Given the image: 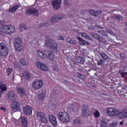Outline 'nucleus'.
<instances>
[{"label": "nucleus", "instance_id": "nucleus-15", "mask_svg": "<svg viewBox=\"0 0 127 127\" xmlns=\"http://www.w3.org/2000/svg\"><path fill=\"white\" fill-rule=\"evenodd\" d=\"M23 111L24 114H25V115H27V116H29V115H31V114H32V108L30 106H26L24 107Z\"/></svg>", "mask_w": 127, "mask_h": 127}, {"label": "nucleus", "instance_id": "nucleus-55", "mask_svg": "<svg viewBox=\"0 0 127 127\" xmlns=\"http://www.w3.org/2000/svg\"><path fill=\"white\" fill-rule=\"evenodd\" d=\"M124 111V118H127V110H123Z\"/></svg>", "mask_w": 127, "mask_h": 127}, {"label": "nucleus", "instance_id": "nucleus-13", "mask_svg": "<svg viewBox=\"0 0 127 127\" xmlns=\"http://www.w3.org/2000/svg\"><path fill=\"white\" fill-rule=\"evenodd\" d=\"M45 54L46 55V57H47L50 60H53L54 58H55V57L54 56V55L49 50H45Z\"/></svg>", "mask_w": 127, "mask_h": 127}, {"label": "nucleus", "instance_id": "nucleus-14", "mask_svg": "<svg viewBox=\"0 0 127 127\" xmlns=\"http://www.w3.org/2000/svg\"><path fill=\"white\" fill-rule=\"evenodd\" d=\"M89 14H91V15H93V16H95V17H97V16H99V14L102 13V10H98L95 11V10L90 9L89 11Z\"/></svg>", "mask_w": 127, "mask_h": 127}, {"label": "nucleus", "instance_id": "nucleus-53", "mask_svg": "<svg viewBox=\"0 0 127 127\" xmlns=\"http://www.w3.org/2000/svg\"><path fill=\"white\" fill-rule=\"evenodd\" d=\"M58 39H59V40H64V37L62 36H59Z\"/></svg>", "mask_w": 127, "mask_h": 127}, {"label": "nucleus", "instance_id": "nucleus-51", "mask_svg": "<svg viewBox=\"0 0 127 127\" xmlns=\"http://www.w3.org/2000/svg\"><path fill=\"white\" fill-rule=\"evenodd\" d=\"M115 18H116L117 19H118V20H120L121 21H122V20H123V17L120 16V15L116 16Z\"/></svg>", "mask_w": 127, "mask_h": 127}, {"label": "nucleus", "instance_id": "nucleus-45", "mask_svg": "<svg viewBox=\"0 0 127 127\" xmlns=\"http://www.w3.org/2000/svg\"><path fill=\"white\" fill-rule=\"evenodd\" d=\"M110 127H117V126H118V123L117 122H112V123L109 124Z\"/></svg>", "mask_w": 127, "mask_h": 127}, {"label": "nucleus", "instance_id": "nucleus-44", "mask_svg": "<svg viewBox=\"0 0 127 127\" xmlns=\"http://www.w3.org/2000/svg\"><path fill=\"white\" fill-rule=\"evenodd\" d=\"M56 17L57 18V20H58V21L62 20V19H63V18H64V17H63L62 15L56 16Z\"/></svg>", "mask_w": 127, "mask_h": 127}, {"label": "nucleus", "instance_id": "nucleus-27", "mask_svg": "<svg viewBox=\"0 0 127 127\" xmlns=\"http://www.w3.org/2000/svg\"><path fill=\"white\" fill-rule=\"evenodd\" d=\"M14 72H13V69H11V68H7L6 73H5V75H6V76H9L11 75H13Z\"/></svg>", "mask_w": 127, "mask_h": 127}, {"label": "nucleus", "instance_id": "nucleus-17", "mask_svg": "<svg viewBox=\"0 0 127 127\" xmlns=\"http://www.w3.org/2000/svg\"><path fill=\"white\" fill-rule=\"evenodd\" d=\"M90 34L92 37H93L95 39H97V40H98V41H100V42H104L105 41V39L104 38L101 37V36L97 34L91 33Z\"/></svg>", "mask_w": 127, "mask_h": 127}, {"label": "nucleus", "instance_id": "nucleus-26", "mask_svg": "<svg viewBox=\"0 0 127 127\" xmlns=\"http://www.w3.org/2000/svg\"><path fill=\"white\" fill-rule=\"evenodd\" d=\"M20 6L18 5H15L13 6L12 8H10L9 10V12H15L18 8H19Z\"/></svg>", "mask_w": 127, "mask_h": 127}, {"label": "nucleus", "instance_id": "nucleus-63", "mask_svg": "<svg viewBox=\"0 0 127 127\" xmlns=\"http://www.w3.org/2000/svg\"><path fill=\"white\" fill-rule=\"evenodd\" d=\"M101 127H108V126H101Z\"/></svg>", "mask_w": 127, "mask_h": 127}, {"label": "nucleus", "instance_id": "nucleus-4", "mask_svg": "<svg viewBox=\"0 0 127 127\" xmlns=\"http://www.w3.org/2000/svg\"><path fill=\"white\" fill-rule=\"evenodd\" d=\"M8 55V49L3 43H0V55L1 56H7Z\"/></svg>", "mask_w": 127, "mask_h": 127}, {"label": "nucleus", "instance_id": "nucleus-7", "mask_svg": "<svg viewBox=\"0 0 127 127\" xmlns=\"http://www.w3.org/2000/svg\"><path fill=\"white\" fill-rule=\"evenodd\" d=\"M107 113L108 116L116 117L118 116V110L114 108H109L107 109Z\"/></svg>", "mask_w": 127, "mask_h": 127}, {"label": "nucleus", "instance_id": "nucleus-47", "mask_svg": "<svg viewBox=\"0 0 127 127\" xmlns=\"http://www.w3.org/2000/svg\"><path fill=\"white\" fill-rule=\"evenodd\" d=\"M119 74H121V77H122V78H124V77H125V75L127 74V72H122L121 70H119Z\"/></svg>", "mask_w": 127, "mask_h": 127}, {"label": "nucleus", "instance_id": "nucleus-30", "mask_svg": "<svg viewBox=\"0 0 127 127\" xmlns=\"http://www.w3.org/2000/svg\"><path fill=\"white\" fill-rule=\"evenodd\" d=\"M81 36L82 37H84V38H86V39H88V40H90V41H92L93 40L92 38L90 37V36L88 35L87 33H81Z\"/></svg>", "mask_w": 127, "mask_h": 127}, {"label": "nucleus", "instance_id": "nucleus-41", "mask_svg": "<svg viewBox=\"0 0 127 127\" xmlns=\"http://www.w3.org/2000/svg\"><path fill=\"white\" fill-rule=\"evenodd\" d=\"M96 60L97 61V65H100L101 66H102V65L105 63V61H106L105 60H100V61H98V60Z\"/></svg>", "mask_w": 127, "mask_h": 127}, {"label": "nucleus", "instance_id": "nucleus-34", "mask_svg": "<svg viewBox=\"0 0 127 127\" xmlns=\"http://www.w3.org/2000/svg\"><path fill=\"white\" fill-rule=\"evenodd\" d=\"M0 89L1 92H4V91H6V86H5V85L3 84L2 83L0 82Z\"/></svg>", "mask_w": 127, "mask_h": 127}, {"label": "nucleus", "instance_id": "nucleus-37", "mask_svg": "<svg viewBox=\"0 0 127 127\" xmlns=\"http://www.w3.org/2000/svg\"><path fill=\"white\" fill-rule=\"evenodd\" d=\"M40 27H42V26H50V23H48V22H44L42 23H41L39 25Z\"/></svg>", "mask_w": 127, "mask_h": 127}, {"label": "nucleus", "instance_id": "nucleus-25", "mask_svg": "<svg viewBox=\"0 0 127 127\" xmlns=\"http://www.w3.org/2000/svg\"><path fill=\"white\" fill-rule=\"evenodd\" d=\"M18 28L21 32H22V31H23L22 28H24L25 30H27V29H28L24 23H22L20 24Z\"/></svg>", "mask_w": 127, "mask_h": 127}, {"label": "nucleus", "instance_id": "nucleus-62", "mask_svg": "<svg viewBox=\"0 0 127 127\" xmlns=\"http://www.w3.org/2000/svg\"><path fill=\"white\" fill-rule=\"evenodd\" d=\"M1 93L0 92V98H1Z\"/></svg>", "mask_w": 127, "mask_h": 127}, {"label": "nucleus", "instance_id": "nucleus-35", "mask_svg": "<svg viewBox=\"0 0 127 127\" xmlns=\"http://www.w3.org/2000/svg\"><path fill=\"white\" fill-rule=\"evenodd\" d=\"M50 47L51 51H52V52H54V51H56L57 50V44L55 43L53 46Z\"/></svg>", "mask_w": 127, "mask_h": 127}, {"label": "nucleus", "instance_id": "nucleus-56", "mask_svg": "<svg viewBox=\"0 0 127 127\" xmlns=\"http://www.w3.org/2000/svg\"><path fill=\"white\" fill-rule=\"evenodd\" d=\"M96 29H103V27L101 26H96Z\"/></svg>", "mask_w": 127, "mask_h": 127}, {"label": "nucleus", "instance_id": "nucleus-60", "mask_svg": "<svg viewBox=\"0 0 127 127\" xmlns=\"http://www.w3.org/2000/svg\"><path fill=\"white\" fill-rule=\"evenodd\" d=\"M64 2H69V0H64Z\"/></svg>", "mask_w": 127, "mask_h": 127}, {"label": "nucleus", "instance_id": "nucleus-16", "mask_svg": "<svg viewBox=\"0 0 127 127\" xmlns=\"http://www.w3.org/2000/svg\"><path fill=\"white\" fill-rule=\"evenodd\" d=\"M50 123L52 124L53 126L57 125V120H56V117L54 116L53 115H51L49 117Z\"/></svg>", "mask_w": 127, "mask_h": 127}, {"label": "nucleus", "instance_id": "nucleus-29", "mask_svg": "<svg viewBox=\"0 0 127 127\" xmlns=\"http://www.w3.org/2000/svg\"><path fill=\"white\" fill-rule=\"evenodd\" d=\"M118 113H117V116L120 118V119H124L125 116H124V110L122 111H120L119 110H117Z\"/></svg>", "mask_w": 127, "mask_h": 127}, {"label": "nucleus", "instance_id": "nucleus-2", "mask_svg": "<svg viewBox=\"0 0 127 127\" xmlns=\"http://www.w3.org/2000/svg\"><path fill=\"white\" fill-rule=\"evenodd\" d=\"M58 119L62 123H68V122L70 121V117L66 112H60L58 116Z\"/></svg>", "mask_w": 127, "mask_h": 127}, {"label": "nucleus", "instance_id": "nucleus-10", "mask_svg": "<svg viewBox=\"0 0 127 127\" xmlns=\"http://www.w3.org/2000/svg\"><path fill=\"white\" fill-rule=\"evenodd\" d=\"M89 115H90L89 108L87 105H84V106L82 107V109L81 110V116L82 117H87V116H89Z\"/></svg>", "mask_w": 127, "mask_h": 127}, {"label": "nucleus", "instance_id": "nucleus-5", "mask_svg": "<svg viewBox=\"0 0 127 127\" xmlns=\"http://www.w3.org/2000/svg\"><path fill=\"white\" fill-rule=\"evenodd\" d=\"M43 86V81L42 79L36 80L32 83V87L35 90H39Z\"/></svg>", "mask_w": 127, "mask_h": 127}, {"label": "nucleus", "instance_id": "nucleus-28", "mask_svg": "<svg viewBox=\"0 0 127 127\" xmlns=\"http://www.w3.org/2000/svg\"><path fill=\"white\" fill-rule=\"evenodd\" d=\"M46 96V94L44 92H42L40 94L38 95V99L40 101H42L44 98H45V96Z\"/></svg>", "mask_w": 127, "mask_h": 127}, {"label": "nucleus", "instance_id": "nucleus-9", "mask_svg": "<svg viewBox=\"0 0 127 127\" xmlns=\"http://www.w3.org/2000/svg\"><path fill=\"white\" fill-rule=\"evenodd\" d=\"M36 65L38 68H39L42 71H45L47 72L49 70V67L47 65H45L44 64H42L40 62H37L36 63Z\"/></svg>", "mask_w": 127, "mask_h": 127}, {"label": "nucleus", "instance_id": "nucleus-23", "mask_svg": "<svg viewBox=\"0 0 127 127\" xmlns=\"http://www.w3.org/2000/svg\"><path fill=\"white\" fill-rule=\"evenodd\" d=\"M23 77L25 78L26 80H28L31 76H30V73L28 71H25L22 73Z\"/></svg>", "mask_w": 127, "mask_h": 127}, {"label": "nucleus", "instance_id": "nucleus-57", "mask_svg": "<svg viewBox=\"0 0 127 127\" xmlns=\"http://www.w3.org/2000/svg\"><path fill=\"white\" fill-rule=\"evenodd\" d=\"M118 94H119V95L121 96V95H124V94H123V91H122V90H118Z\"/></svg>", "mask_w": 127, "mask_h": 127}, {"label": "nucleus", "instance_id": "nucleus-59", "mask_svg": "<svg viewBox=\"0 0 127 127\" xmlns=\"http://www.w3.org/2000/svg\"><path fill=\"white\" fill-rule=\"evenodd\" d=\"M120 126H123L124 125V121H122L120 123Z\"/></svg>", "mask_w": 127, "mask_h": 127}, {"label": "nucleus", "instance_id": "nucleus-11", "mask_svg": "<svg viewBox=\"0 0 127 127\" xmlns=\"http://www.w3.org/2000/svg\"><path fill=\"white\" fill-rule=\"evenodd\" d=\"M37 116L38 118H40V121H41L42 123H47V118L45 117V113L41 112H38Z\"/></svg>", "mask_w": 127, "mask_h": 127}, {"label": "nucleus", "instance_id": "nucleus-46", "mask_svg": "<svg viewBox=\"0 0 127 127\" xmlns=\"http://www.w3.org/2000/svg\"><path fill=\"white\" fill-rule=\"evenodd\" d=\"M76 62H77V63H81V64H83L84 61L83 60V59L80 58L79 59L77 60Z\"/></svg>", "mask_w": 127, "mask_h": 127}, {"label": "nucleus", "instance_id": "nucleus-3", "mask_svg": "<svg viewBox=\"0 0 127 127\" xmlns=\"http://www.w3.org/2000/svg\"><path fill=\"white\" fill-rule=\"evenodd\" d=\"M14 46L15 50L18 52H21L23 49L22 47V40L20 37H17L14 40Z\"/></svg>", "mask_w": 127, "mask_h": 127}, {"label": "nucleus", "instance_id": "nucleus-8", "mask_svg": "<svg viewBox=\"0 0 127 127\" xmlns=\"http://www.w3.org/2000/svg\"><path fill=\"white\" fill-rule=\"evenodd\" d=\"M27 13L28 15H33V16H38V11L34 8H29L27 10Z\"/></svg>", "mask_w": 127, "mask_h": 127}, {"label": "nucleus", "instance_id": "nucleus-42", "mask_svg": "<svg viewBox=\"0 0 127 127\" xmlns=\"http://www.w3.org/2000/svg\"><path fill=\"white\" fill-rule=\"evenodd\" d=\"M64 4L65 7H69V6H71V5H72V2H64Z\"/></svg>", "mask_w": 127, "mask_h": 127}, {"label": "nucleus", "instance_id": "nucleus-19", "mask_svg": "<svg viewBox=\"0 0 127 127\" xmlns=\"http://www.w3.org/2000/svg\"><path fill=\"white\" fill-rule=\"evenodd\" d=\"M27 118L25 117H21V123L22 127H27V125H28V121H27Z\"/></svg>", "mask_w": 127, "mask_h": 127}, {"label": "nucleus", "instance_id": "nucleus-64", "mask_svg": "<svg viewBox=\"0 0 127 127\" xmlns=\"http://www.w3.org/2000/svg\"><path fill=\"white\" fill-rule=\"evenodd\" d=\"M57 69H58V68H57H57H56V70H57Z\"/></svg>", "mask_w": 127, "mask_h": 127}, {"label": "nucleus", "instance_id": "nucleus-58", "mask_svg": "<svg viewBox=\"0 0 127 127\" xmlns=\"http://www.w3.org/2000/svg\"><path fill=\"white\" fill-rule=\"evenodd\" d=\"M0 110H1L2 111H3V112H5V111H6L5 107H1L0 108Z\"/></svg>", "mask_w": 127, "mask_h": 127}, {"label": "nucleus", "instance_id": "nucleus-31", "mask_svg": "<svg viewBox=\"0 0 127 127\" xmlns=\"http://www.w3.org/2000/svg\"><path fill=\"white\" fill-rule=\"evenodd\" d=\"M13 66L15 69H19L21 67L20 64H19L18 62L17 61H15L13 62Z\"/></svg>", "mask_w": 127, "mask_h": 127}, {"label": "nucleus", "instance_id": "nucleus-12", "mask_svg": "<svg viewBox=\"0 0 127 127\" xmlns=\"http://www.w3.org/2000/svg\"><path fill=\"white\" fill-rule=\"evenodd\" d=\"M61 3V0H54L52 2V5H53L54 9H58V8H60Z\"/></svg>", "mask_w": 127, "mask_h": 127}, {"label": "nucleus", "instance_id": "nucleus-49", "mask_svg": "<svg viewBox=\"0 0 127 127\" xmlns=\"http://www.w3.org/2000/svg\"><path fill=\"white\" fill-rule=\"evenodd\" d=\"M67 42H69V43H70V44H73V45H76V44H77L76 41L73 40L67 41Z\"/></svg>", "mask_w": 127, "mask_h": 127}, {"label": "nucleus", "instance_id": "nucleus-52", "mask_svg": "<svg viewBox=\"0 0 127 127\" xmlns=\"http://www.w3.org/2000/svg\"><path fill=\"white\" fill-rule=\"evenodd\" d=\"M107 32L110 33V34H111V35H116V34H115V33H114L111 29H108Z\"/></svg>", "mask_w": 127, "mask_h": 127}, {"label": "nucleus", "instance_id": "nucleus-20", "mask_svg": "<svg viewBox=\"0 0 127 127\" xmlns=\"http://www.w3.org/2000/svg\"><path fill=\"white\" fill-rule=\"evenodd\" d=\"M55 42H54V40L52 39H49L48 40H46L45 42V44L47 47H51L53 45L55 44Z\"/></svg>", "mask_w": 127, "mask_h": 127}, {"label": "nucleus", "instance_id": "nucleus-54", "mask_svg": "<svg viewBox=\"0 0 127 127\" xmlns=\"http://www.w3.org/2000/svg\"><path fill=\"white\" fill-rule=\"evenodd\" d=\"M120 56L122 59H126V58H127V57L123 54H121Z\"/></svg>", "mask_w": 127, "mask_h": 127}, {"label": "nucleus", "instance_id": "nucleus-21", "mask_svg": "<svg viewBox=\"0 0 127 127\" xmlns=\"http://www.w3.org/2000/svg\"><path fill=\"white\" fill-rule=\"evenodd\" d=\"M77 39L79 40V44L81 46L84 45H89L90 43L84 40L83 39L81 38L80 37H77Z\"/></svg>", "mask_w": 127, "mask_h": 127}, {"label": "nucleus", "instance_id": "nucleus-6", "mask_svg": "<svg viewBox=\"0 0 127 127\" xmlns=\"http://www.w3.org/2000/svg\"><path fill=\"white\" fill-rule=\"evenodd\" d=\"M11 108L13 112L20 111V104L19 102L13 100V103L11 104Z\"/></svg>", "mask_w": 127, "mask_h": 127}, {"label": "nucleus", "instance_id": "nucleus-32", "mask_svg": "<svg viewBox=\"0 0 127 127\" xmlns=\"http://www.w3.org/2000/svg\"><path fill=\"white\" fill-rule=\"evenodd\" d=\"M58 21L56 16H54L50 19V22L51 24H54V23H56Z\"/></svg>", "mask_w": 127, "mask_h": 127}, {"label": "nucleus", "instance_id": "nucleus-39", "mask_svg": "<svg viewBox=\"0 0 127 127\" xmlns=\"http://www.w3.org/2000/svg\"><path fill=\"white\" fill-rule=\"evenodd\" d=\"M77 76L78 78L81 79V80H82V81H84V80H85V76H84L83 74H81V73L78 72L77 73Z\"/></svg>", "mask_w": 127, "mask_h": 127}, {"label": "nucleus", "instance_id": "nucleus-24", "mask_svg": "<svg viewBox=\"0 0 127 127\" xmlns=\"http://www.w3.org/2000/svg\"><path fill=\"white\" fill-rule=\"evenodd\" d=\"M17 91L18 92V94H19V95H20V96H23V95H24V94H25V91L22 87L17 88Z\"/></svg>", "mask_w": 127, "mask_h": 127}, {"label": "nucleus", "instance_id": "nucleus-40", "mask_svg": "<svg viewBox=\"0 0 127 127\" xmlns=\"http://www.w3.org/2000/svg\"><path fill=\"white\" fill-rule=\"evenodd\" d=\"M69 107L73 111H76L77 110V105L76 104H69Z\"/></svg>", "mask_w": 127, "mask_h": 127}, {"label": "nucleus", "instance_id": "nucleus-22", "mask_svg": "<svg viewBox=\"0 0 127 127\" xmlns=\"http://www.w3.org/2000/svg\"><path fill=\"white\" fill-rule=\"evenodd\" d=\"M37 53L38 56H39V57H41V58H42L43 59H45V58H46L45 51H44V53H43L42 51L38 50L37 51Z\"/></svg>", "mask_w": 127, "mask_h": 127}, {"label": "nucleus", "instance_id": "nucleus-43", "mask_svg": "<svg viewBox=\"0 0 127 127\" xmlns=\"http://www.w3.org/2000/svg\"><path fill=\"white\" fill-rule=\"evenodd\" d=\"M80 124H81V122L78 119H75L73 121V125H75V126H77V125H80Z\"/></svg>", "mask_w": 127, "mask_h": 127}, {"label": "nucleus", "instance_id": "nucleus-1", "mask_svg": "<svg viewBox=\"0 0 127 127\" xmlns=\"http://www.w3.org/2000/svg\"><path fill=\"white\" fill-rule=\"evenodd\" d=\"M0 31L6 34H11L15 31V27L11 25H2L1 27Z\"/></svg>", "mask_w": 127, "mask_h": 127}, {"label": "nucleus", "instance_id": "nucleus-36", "mask_svg": "<svg viewBox=\"0 0 127 127\" xmlns=\"http://www.w3.org/2000/svg\"><path fill=\"white\" fill-rule=\"evenodd\" d=\"M20 63L22 66H27V65H28V63L26 62L24 59H21L20 60Z\"/></svg>", "mask_w": 127, "mask_h": 127}, {"label": "nucleus", "instance_id": "nucleus-18", "mask_svg": "<svg viewBox=\"0 0 127 127\" xmlns=\"http://www.w3.org/2000/svg\"><path fill=\"white\" fill-rule=\"evenodd\" d=\"M15 99V94L13 92L10 91L7 95V100L10 102V101H13Z\"/></svg>", "mask_w": 127, "mask_h": 127}, {"label": "nucleus", "instance_id": "nucleus-38", "mask_svg": "<svg viewBox=\"0 0 127 127\" xmlns=\"http://www.w3.org/2000/svg\"><path fill=\"white\" fill-rule=\"evenodd\" d=\"M100 126L101 127L107 126V121L105 120L104 119H103L102 120H101L100 122Z\"/></svg>", "mask_w": 127, "mask_h": 127}, {"label": "nucleus", "instance_id": "nucleus-50", "mask_svg": "<svg viewBox=\"0 0 127 127\" xmlns=\"http://www.w3.org/2000/svg\"><path fill=\"white\" fill-rule=\"evenodd\" d=\"M94 113L95 118H98V117L100 116V113L99 112V111H98V110H95V112H94Z\"/></svg>", "mask_w": 127, "mask_h": 127}, {"label": "nucleus", "instance_id": "nucleus-48", "mask_svg": "<svg viewBox=\"0 0 127 127\" xmlns=\"http://www.w3.org/2000/svg\"><path fill=\"white\" fill-rule=\"evenodd\" d=\"M97 32L100 33V34L102 35V36H106V33H105V31H104V30L98 31Z\"/></svg>", "mask_w": 127, "mask_h": 127}, {"label": "nucleus", "instance_id": "nucleus-61", "mask_svg": "<svg viewBox=\"0 0 127 127\" xmlns=\"http://www.w3.org/2000/svg\"><path fill=\"white\" fill-rule=\"evenodd\" d=\"M54 68H55L56 71H57V70H58V68H57V69H56V68H57V66H55Z\"/></svg>", "mask_w": 127, "mask_h": 127}, {"label": "nucleus", "instance_id": "nucleus-33", "mask_svg": "<svg viewBox=\"0 0 127 127\" xmlns=\"http://www.w3.org/2000/svg\"><path fill=\"white\" fill-rule=\"evenodd\" d=\"M99 54L100 56H101V57L104 59V60H107V59H109V56H108V55H107V54L105 53H99Z\"/></svg>", "mask_w": 127, "mask_h": 127}]
</instances>
